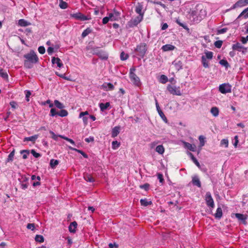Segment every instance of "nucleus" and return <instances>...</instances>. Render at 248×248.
I'll use <instances>...</instances> for the list:
<instances>
[{
    "label": "nucleus",
    "mask_w": 248,
    "mask_h": 248,
    "mask_svg": "<svg viewBox=\"0 0 248 248\" xmlns=\"http://www.w3.org/2000/svg\"><path fill=\"white\" fill-rule=\"evenodd\" d=\"M24 57L26 59L24 62V66L28 69L32 68L33 64L39 61L38 57L33 50H31L29 53L25 54Z\"/></svg>",
    "instance_id": "nucleus-1"
},
{
    "label": "nucleus",
    "mask_w": 248,
    "mask_h": 248,
    "mask_svg": "<svg viewBox=\"0 0 248 248\" xmlns=\"http://www.w3.org/2000/svg\"><path fill=\"white\" fill-rule=\"evenodd\" d=\"M148 47L146 44L140 43L137 45L135 51L138 53V55L141 58H143L147 51Z\"/></svg>",
    "instance_id": "nucleus-2"
},
{
    "label": "nucleus",
    "mask_w": 248,
    "mask_h": 248,
    "mask_svg": "<svg viewBox=\"0 0 248 248\" xmlns=\"http://www.w3.org/2000/svg\"><path fill=\"white\" fill-rule=\"evenodd\" d=\"M218 90L223 94L230 93L232 92V86L229 83H223L219 85Z\"/></svg>",
    "instance_id": "nucleus-3"
},
{
    "label": "nucleus",
    "mask_w": 248,
    "mask_h": 248,
    "mask_svg": "<svg viewBox=\"0 0 248 248\" xmlns=\"http://www.w3.org/2000/svg\"><path fill=\"white\" fill-rule=\"evenodd\" d=\"M129 78L132 82L136 86L140 87L141 86V82L140 78L132 71V69H130L129 74Z\"/></svg>",
    "instance_id": "nucleus-4"
},
{
    "label": "nucleus",
    "mask_w": 248,
    "mask_h": 248,
    "mask_svg": "<svg viewBox=\"0 0 248 248\" xmlns=\"http://www.w3.org/2000/svg\"><path fill=\"white\" fill-rule=\"evenodd\" d=\"M142 19V16H138L135 18L131 19L127 23L128 27L131 28L137 26L141 21Z\"/></svg>",
    "instance_id": "nucleus-5"
},
{
    "label": "nucleus",
    "mask_w": 248,
    "mask_h": 248,
    "mask_svg": "<svg viewBox=\"0 0 248 248\" xmlns=\"http://www.w3.org/2000/svg\"><path fill=\"white\" fill-rule=\"evenodd\" d=\"M167 90L171 94L176 95H180L181 94V92L179 88H177L175 86L169 85L167 86Z\"/></svg>",
    "instance_id": "nucleus-6"
},
{
    "label": "nucleus",
    "mask_w": 248,
    "mask_h": 248,
    "mask_svg": "<svg viewBox=\"0 0 248 248\" xmlns=\"http://www.w3.org/2000/svg\"><path fill=\"white\" fill-rule=\"evenodd\" d=\"M205 201L207 206L212 208L214 207V200L211 196L210 192H208L205 195Z\"/></svg>",
    "instance_id": "nucleus-7"
},
{
    "label": "nucleus",
    "mask_w": 248,
    "mask_h": 248,
    "mask_svg": "<svg viewBox=\"0 0 248 248\" xmlns=\"http://www.w3.org/2000/svg\"><path fill=\"white\" fill-rule=\"evenodd\" d=\"M247 4H248V0H239L232 5L231 9H234L238 7H242Z\"/></svg>",
    "instance_id": "nucleus-8"
},
{
    "label": "nucleus",
    "mask_w": 248,
    "mask_h": 248,
    "mask_svg": "<svg viewBox=\"0 0 248 248\" xmlns=\"http://www.w3.org/2000/svg\"><path fill=\"white\" fill-rule=\"evenodd\" d=\"M232 49L233 50H236L240 52L242 51L243 53L246 52L247 50V48L241 45L239 43H236V44H233L232 46Z\"/></svg>",
    "instance_id": "nucleus-9"
},
{
    "label": "nucleus",
    "mask_w": 248,
    "mask_h": 248,
    "mask_svg": "<svg viewBox=\"0 0 248 248\" xmlns=\"http://www.w3.org/2000/svg\"><path fill=\"white\" fill-rule=\"evenodd\" d=\"M19 180L20 181V187L24 190L27 189L28 187L29 179L25 176H22Z\"/></svg>",
    "instance_id": "nucleus-10"
},
{
    "label": "nucleus",
    "mask_w": 248,
    "mask_h": 248,
    "mask_svg": "<svg viewBox=\"0 0 248 248\" xmlns=\"http://www.w3.org/2000/svg\"><path fill=\"white\" fill-rule=\"evenodd\" d=\"M233 216H234L239 220L242 221L244 224H246V219H247L246 216L240 213L232 214V217H233Z\"/></svg>",
    "instance_id": "nucleus-11"
},
{
    "label": "nucleus",
    "mask_w": 248,
    "mask_h": 248,
    "mask_svg": "<svg viewBox=\"0 0 248 248\" xmlns=\"http://www.w3.org/2000/svg\"><path fill=\"white\" fill-rule=\"evenodd\" d=\"M73 16L76 19H79L81 21H85L88 20L89 18L87 17V16H84L80 13H78L76 14H74L73 15Z\"/></svg>",
    "instance_id": "nucleus-12"
},
{
    "label": "nucleus",
    "mask_w": 248,
    "mask_h": 248,
    "mask_svg": "<svg viewBox=\"0 0 248 248\" xmlns=\"http://www.w3.org/2000/svg\"><path fill=\"white\" fill-rule=\"evenodd\" d=\"M102 87L107 91H112L114 89L113 85L111 83H105L102 85Z\"/></svg>",
    "instance_id": "nucleus-13"
},
{
    "label": "nucleus",
    "mask_w": 248,
    "mask_h": 248,
    "mask_svg": "<svg viewBox=\"0 0 248 248\" xmlns=\"http://www.w3.org/2000/svg\"><path fill=\"white\" fill-rule=\"evenodd\" d=\"M184 147L191 151L194 152L196 150V146L186 141H183Z\"/></svg>",
    "instance_id": "nucleus-14"
},
{
    "label": "nucleus",
    "mask_w": 248,
    "mask_h": 248,
    "mask_svg": "<svg viewBox=\"0 0 248 248\" xmlns=\"http://www.w3.org/2000/svg\"><path fill=\"white\" fill-rule=\"evenodd\" d=\"M95 54L97 55L102 60H106L108 59V54L103 51H99L98 52H95Z\"/></svg>",
    "instance_id": "nucleus-15"
},
{
    "label": "nucleus",
    "mask_w": 248,
    "mask_h": 248,
    "mask_svg": "<svg viewBox=\"0 0 248 248\" xmlns=\"http://www.w3.org/2000/svg\"><path fill=\"white\" fill-rule=\"evenodd\" d=\"M51 62L53 64L56 63L57 66L59 67V68H61L63 66V63H62V61L58 57H53L51 60Z\"/></svg>",
    "instance_id": "nucleus-16"
},
{
    "label": "nucleus",
    "mask_w": 248,
    "mask_h": 248,
    "mask_svg": "<svg viewBox=\"0 0 248 248\" xmlns=\"http://www.w3.org/2000/svg\"><path fill=\"white\" fill-rule=\"evenodd\" d=\"M77 226L78 224L77 222L73 221L71 222L68 227L69 232H71L75 233L76 231Z\"/></svg>",
    "instance_id": "nucleus-17"
},
{
    "label": "nucleus",
    "mask_w": 248,
    "mask_h": 248,
    "mask_svg": "<svg viewBox=\"0 0 248 248\" xmlns=\"http://www.w3.org/2000/svg\"><path fill=\"white\" fill-rule=\"evenodd\" d=\"M120 126H115L113 128H112V132H111V137L112 138H115V137H117L120 133Z\"/></svg>",
    "instance_id": "nucleus-18"
},
{
    "label": "nucleus",
    "mask_w": 248,
    "mask_h": 248,
    "mask_svg": "<svg viewBox=\"0 0 248 248\" xmlns=\"http://www.w3.org/2000/svg\"><path fill=\"white\" fill-rule=\"evenodd\" d=\"M175 48V47L174 46L170 44H167L162 46V49L163 51L173 50Z\"/></svg>",
    "instance_id": "nucleus-19"
},
{
    "label": "nucleus",
    "mask_w": 248,
    "mask_h": 248,
    "mask_svg": "<svg viewBox=\"0 0 248 248\" xmlns=\"http://www.w3.org/2000/svg\"><path fill=\"white\" fill-rule=\"evenodd\" d=\"M38 138V135H34L33 136H32L31 137H26L24 139L23 141H31L33 143H34L36 140Z\"/></svg>",
    "instance_id": "nucleus-20"
},
{
    "label": "nucleus",
    "mask_w": 248,
    "mask_h": 248,
    "mask_svg": "<svg viewBox=\"0 0 248 248\" xmlns=\"http://www.w3.org/2000/svg\"><path fill=\"white\" fill-rule=\"evenodd\" d=\"M84 179L85 181L89 182H93L95 180L93 176L88 173H85L83 176Z\"/></svg>",
    "instance_id": "nucleus-21"
},
{
    "label": "nucleus",
    "mask_w": 248,
    "mask_h": 248,
    "mask_svg": "<svg viewBox=\"0 0 248 248\" xmlns=\"http://www.w3.org/2000/svg\"><path fill=\"white\" fill-rule=\"evenodd\" d=\"M71 150H73V151H75L79 154H80L81 155H82L85 158H87L88 157V155L85 153L83 151H82V150H78V149H77L76 148H73V147H72L71 146H69L68 147Z\"/></svg>",
    "instance_id": "nucleus-22"
},
{
    "label": "nucleus",
    "mask_w": 248,
    "mask_h": 248,
    "mask_svg": "<svg viewBox=\"0 0 248 248\" xmlns=\"http://www.w3.org/2000/svg\"><path fill=\"white\" fill-rule=\"evenodd\" d=\"M173 64H174L175 69L177 70L182 69L183 64L182 62L181 61H175L173 62Z\"/></svg>",
    "instance_id": "nucleus-23"
},
{
    "label": "nucleus",
    "mask_w": 248,
    "mask_h": 248,
    "mask_svg": "<svg viewBox=\"0 0 248 248\" xmlns=\"http://www.w3.org/2000/svg\"><path fill=\"white\" fill-rule=\"evenodd\" d=\"M188 155L191 157V159L195 165L199 168L200 167V164L196 157H194V155L190 152L188 153Z\"/></svg>",
    "instance_id": "nucleus-24"
},
{
    "label": "nucleus",
    "mask_w": 248,
    "mask_h": 248,
    "mask_svg": "<svg viewBox=\"0 0 248 248\" xmlns=\"http://www.w3.org/2000/svg\"><path fill=\"white\" fill-rule=\"evenodd\" d=\"M15 150L13 149V150L9 154L8 156V158L6 160V162H12L14 159V157L15 155Z\"/></svg>",
    "instance_id": "nucleus-25"
},
{
    "label": "nucleus",
    "mask_w": 248,
    "mask_h": 248,
    "mask_svg": "<svg viewBox=\"0 0 248 248\" xmlns=\"http://www.w3.org/2000/svg\"><path fill=\"white\" fill-rule=\"evenodd\" d=\"M222 216V211L220 207H218L217 209L216 213L215 214V217L217 218H220Z\"/></svg>",
    "instance_id": "nucleus-26"
},
{
    "label": "nucleus",
    "mask_w": 248,
    "mask_h": 248,
    "mask_svg": "<svg viewBox=\"0 0 248 248\" xmlns=\"http://www.w3.org/2000/svg\"><path fill=\"white\" fill-rule=\"evenodd\" d=\"M192 183L194 185L197 186L199 187H201V183L199 179L197 177H194L192 178Z\"/></svg>",
    "instance_id": "nucleus-27"
},
{
    "label": "nucleus",
    "mask_w": 248,
    "mask_h": 248,
    "mask_svg": "<svg viewBox=\"0 0 248 248\" xmlns=\"http://www.w3.org/2000/svg\"><path fill=\"white\" fill-rule=\"evenodd\" d=\"M18 24L21 27H26L30 25V23L27 22L24 19H21L18 20Z\"/></svg>",
    "instance_id": "nucleus-28"
},
{
    "label": "nucleus",
    "mask_w": 248,
    "mask_h": 248,
    "mask_svg": "<svg viewBox=\"0 0 248 248\" xmlns=\"http://www.w3.org/2000/svg\"><path fill=\"white\" fill-rule=\"evenodd\" d=\"M20 153L22 155V158L26 159L28 158V155L30 154V150H21Z\"/></svg>",
    "instance_id": "nucleus-29"
},
{
    "label": "nucleus",
    "mask_w": 248,
    "mask_h": 248,
    "mask_svg": "<svg viewBox=\"0 0 248 248\" xmlns=\"http://www.w3.org/2000/svg\"><path fill=\"white\" fill-rule=\"evenodd\" d=\"M165 149L163 145H160L156 146L155 151L158 154L162 155L164 153Z\"/></svg>",
    "instance_id": "nucleus-30"
},
{
    "label": "nucleus",
    "mask_w": 248,
    "mask_h": 248,
    "mask_svg": "<svg viewBox=\"0 0 248 248\" xmlns=\"http://www.w3.org/2000/svg\"><path fill=\"white\" fill-rule=\"evenodd\" d=\"M211 113L212 114V115L214 116H215V117L217 116L219 114L218 108L216 107L212 108L211 109Z\"/></svg>",
    "instance_id": "nucleus-31"
},
{
    "label": "nucleus",
    "mask_w": 248,
    "mask_h": 248,
    "mask_svg": "<svg viewBox=\"0 0 248 248\" xmlns=\"http://www.w3.org/2000/svg\"><path fill=\"white\" fill-rule=\"evenodd\" d=\"M59 161L58 160H55L54 159H52L50 161V166L51 168L55 169L59 164Z\"/></svg>",
    "instance_id": "nucleus-32"
},
{
    "label": "nucleus",
    "mask_w": 248,
    "mask_h": 248,
    "mask_svg": "<svg viewBox=\"0 0 248 248\" xmlns=\"http://www.w3.org/2000/svg\"><path fill=\"white\" fill-rule=\"evenodd\" d=\"M140 203L141 205L144 206H147L149 205H151L152 204L151 201H148L146 199H141L140 200Z\"/></svg>",
    "instance_id": "nucleus-33"
},
{
    "label": "nucleus",
    "mask_w": 248,
    "mask_h": 248,
    "mask_svg": "<svg viewBox=\"0 0 248 248\" xmlns=\"http://www.w3.org/2000/svg\"><path fill=\"white\" fill-rule=\"evenodd\" d=\"M0 76L4 79H8V75L6 72L3 69L0 68Z\"/></svg>",
    "instance_id": "nucleus-34"
},
{
    "label": "nucleus",
    "mask_w": 248,
    "mask_h": 248,
    "mask_svg": "<svg viewBox=\"0 0 248 248\" xmlns=\"http://www.w3.org/2000/svg\"><path fill=\"white\" fill-rule=\"evenodd\" d=\"M109 106L110 104L109 102H107L106 103H101L99 104L100 109L102 111H104Z\"/></svg>",
    "instance_id": "nucleus-35"
},
{
    "label": "nucleus",
    "mask_w": 248,
    "mask_h": 248,
    "mask_svg": "<svg viewBox=\"0 0 248 248\" xmlns=\"http://www.w3.org/2000/svg\"><path fill=\"white\" fill-rule=\"evenodd\" d=\"M244 15V17L245 19L248 18V7L244 10L241 14L239 15L237 18H240L241 16Z\"/></svg>",
    "instance_id": "nucleus-36"
},
{
    "label": "nucleus",
    "mask_w": 248,
    "mask_h": 248,
    "mask_svg": "<svg viewBox=\"0 0 248 248\" xmlns=\"http://www.w3.org/2000/svg\"><path fill=\"white\" fill-rule=\"evenodd\" d=\"M202 62L204 68L209 67V63L204 56L202 57Z\"/></svg>",
    "instance_id": "nucleus-37"
},
{
    "label": "nucleus",
    "mask_w": 248,
    "mask_h": 248,
    "mask_svg": "<svg viewBox=\"0 0 248 248\" xmlns=\"http://www.w3.org/2000/svg\"><path fill=\"white\" fill-rule=\"evenodd\" d=\"M142 6L141 5L139 4L136 6V9H135V11L137 14H139V16H143V14L142 13Z\"/></svg>",
    "instance_id": "nucleus-38"
},
{
    "label": "nucleus",
    "mask_w": 248,
    "mask_h": 248,
    "mask_svg": "<svg viewBox=\"0 0 248 248\" xmlns=\"http://www.w3.org/2000/svg\"><path fill=\"white\" fill-rule=\"evenodd\" d=\"M92 30L90 28H88L82 32L81 36L83 38H84L87 36L89 33L92 32Z\"/></svg>",
    "instance_id": "nucleus-39"
},
{
    "label": "nucleus",
    "mask_w": 248,
    "mask_h": 248,
    "mask_svg": "<svg viewBox=\"0 0 248 248\" xmlns=\"http://www.w3.org/2000/svg\"><path fill=\"white\" fill-rule=\"evenodd\" d=\"M35 240L38 242L43 243L44 242V238L42 235L37 234L35 236Z\"/></svg>",
    "instance_id": "nucleus-40"
},
{
    "label": "nucleus",
    "mask_w": 248,
    "mask_h": 248,
    "mask_svg": "<svg viewBox=\"0 0 248 248\" xmlns=\"http://www.w3.org/2000/svg\"><path fill=\"white\" fill-rule=\"evenodd\" d=\"M68 114V112L66 110L62 109L59 112H58V115L63 117L67 116Z\"/></svg>",
    "instance_id": "nucleus-41"
},
{
    "label": "nucleus",
    "mask_w": 248,
    "mask_h": 248,
    "mask_svg": "<svg viewBox=\"0 0 248 248\" xmlns=\"http://www.w3.org/2000/svg\"><path fill=\"white\" fill-rule=\"evenodd\" d=\"M219 63L221 65L224 66L226 68H228L230 66V65L228 62L227 61L224 59L220 60L219 61Z\"/></svg>",
    "instance_id": "nucleus-42"
},
{
    "label": "nucleus",
    "mask_w": 248,
    "mask_h": 248,
    "mask_svg": "<svg viewBox=\"0 0 248 248\" xmlns=\"http://www.w3.org/2000/svg\"><path fill=\"white\" fill-rule=\"evenodd\" d=\"M205 58L207 59L211 60L213 57V53L211 51H206L205 52Z\"/></svg>",
    "instance_id": "nucleus-43"
},
{
    "label": "nucleus",
    "mask_w": 248,
    "mask_h": 248,
    "mask_svg": "<svg viewBox=\"0 0 248 248\" xmlns=\"http://www.w3.org/2000/svg\"><path fill=\"white\" fill-rule=\"evenodd\" d=\"M54 104L57 108L60 109H62L64 107L63 105L57 100L54 101Z\"/></svg>",
    "instance_id": "nucleus-44"
},
{
    "label": "nucleus",
    "mask_w": 248,
    "mask_h": 248,
    "mask_svg": "<svg viewBox=\"0 0 248 248\" xmlns=\"http://www.w3.org/2000/svg\"><path fill=\"white\" fill-rule=\"evenodd\" d=\"M59 6L62 9H65L67 7V3L62 0H60Z\"/></svg>",
    "instance_id": "nucleus-45"
},
{
    "label": "nucleus",
    "mask_w": 248,
    "mask_h": 248,
    "mask_svg": "<svg viewBox=\"0 0 248 248\" xmlns=\"http://www.w3.org/2000/svg\"><path fill=\"white\" fill-rule=\"evenodd\" d=\"M120 146V143L117 141H113L112 142V148L114 150L116 149Z\"/></svg>",
    "instance_id": "nucleus-46"
},
{
    "label": "nucleus",
    "mask_w": 248,
    "mask_h": 248,
    "mask_svg": "<svg viewBox=\"0 0 248 248\" xmlns=\"http://www.w3.org/2000/svg\"><path fill=\"white\" fill-rule=\"evenodd\" d=\"M176 22L181 27H183L184 29L186 30V31H188L189 30V28L187 27V26L183 24V23L181 22L180 20H177L176 21Z\"/></svg>",
    "instance_id": "nucleus-47"
},
{
    "label": "nucleus",
    "mask_w": 248,
    "mask_h": 248,
    "mask_svg": "<svg viewBox=\"0 0 248 248\" xmlns=\"http://www.w3.org/2000/svg\"><path fill=\"white\" fill-rule=\"evenodd\" d=\"M229 142L227 139H223L220 141V145L224 146L225 147L227 148L228 147Z\"/></svg>",
    "instance_id": "nucleus-48"
},
{
    "label": "nucleus",
    "mask_w": 248,
    "mask_h": 248,
    "mask_svg": "<svg viewBox=\"0 0 248 248\" xmlns=\"http://www.w3.org/2000/svg\"><path fill=\"white\" fill-rule=\"evenodd\" d=\"M168 81V78L167 76L164 75H162L160 76V82L165 84Z\"/></svg>",
    "instance_id": "nucleus-49"
},
{
    "label": "nucleus",
    "mask_w": 248,
    "mask_h": 248,
    "mask_svg": "<svg viewBox=\"0 0 248 248\" xmlns=\"http://www.w3.org/2000/svg\"><path fill=\"white\" fill-rule=\"evenodd\" d=\"M121 60L122 61L126 60L128 58V55L125 54L124 52H122L120 54Z\"/></svg>",
    "instance_id": "nucleus-50"
},
{
    "label": "nucleus",
    "mask_w": 248,
    "mask_h": 248,
    "mask_svg": "<svg viewBox=\"0 0 248 248\" xmlns=\"http://www.w3.org/2000/svg\"><path fill=\"white\" fill-rule=\"evenodd\" d=\"M199 140H200L201 146H204V145L205 144V140H204L205 138L204 137V136H203L202 135L200 136L199 137Z\"/></svg>",
    "instance_id": "nucleus-51"
},
{
    "label": "nucleus",
    "mask_w": 248,
    "mask_h": 248,
    "mask_svg": "<svg viewBox=\"0 0 248 248\" xmlns=\"http://www.w3.org/2000/svg\"><path fill=\"white\" fill-rule=\"evenodd\" d=\"M223 42L221 40L217 41L215 42V46L218 48H220L222 45Z\"/></svg>",
    "instance_id": "nucleus-52"
},
{
    "label": "nucleus",
    "mask_w": 248,
    "mask_h": 248,
    "mask_svg": "<svg viewBox=\"0 0 248 248\" xmlns=\"http://www.w3.org/2000/svg\"><path fill=\"white\" fill-rule=\"evenodd\" d=\"M31 153L35 158H38L41 156L40 154L36 152V151L33 149L31 151Z\"/></svg>",
    "instance_id": "nucleus-53"
},
{
    "label": "nucleus",
    "mask_w": 248,
    "mask_h": 248,
    "mask_svg": "<svg viewBox=\"0 0 248 248\" xmlns=\"http://www.w3.org/2000/svg\"><path fill=\"white\" fill-rule=\"evenodd\" d=\"M150 185L148 183H145L143 185L140 186V188L144 189L146 191H147L149 188Z\"/></svg>",
    "instance_id": "nucleus-54"
},
{
    "label": "nucleus",
    "mask_w": 248,
    "mask_h": 248,
    "mask_svg": "<svg viewBox=\"0 0 248 248\" xmlns=\"http://www.w3.org/2000/svg\"><path fill=\"white\" fill-rule=\"evenodd\" d=\"M227 31H228V29L227 28H222L221 29L218 30L217 31V35L222 34V33H225Z\"/></svg>",
    "instance_id": "nucleus-55"
},
{
    "label": "nucleus",
    "mask_w": 248,
    "mask_h": 248,
    "mask_svg": "<svg viewBox=\"0 0 248 248\" xmlns=\"http://www.w3.org/2000/svg\"><path fill=\"white\" fill-rule=\"evenodd\" d=\"M58 112L56 111V110L54 108H52L50 109V115L51 116H54L55 115H58Z\"/></svg>",
    "instance_id": "nucleus-56"
},
{
    "label": "nucleus",
    "mask_w": 248,
    "mask_h": 248,
    "mask_svg": "<svg viewBox=\"0 0 248 248\" xmlns=\"http://www.w3.org/2000/svg\"><path fill=\"white\" fill-rule=\"evenodd\" d=\"M38 50L41 54H44L46 52L45 48L43 46H39Z\"/></svg>",
    "instance_id": "nucleus-57"
},
{
    "label": "nucleus",
    "mask_w": 248,
    "mask_h": 248,
    "mask_svg": "<svg viewBox=\"0 0 248 248\" xmlns=\"http://www.w3.org/2000/svg\"><path fill=\"white\" fill-rule=\"evenodd\" d=\"M157 178L159 179V182L160 183H163L164 181V178H163V174L160 173H158L157 174Z\"/></svg>",
    "instance_id": "nucleus-58"
},
{
    "label": "nucleus",
    "mask_w": 248,
    "mask_h": 248,
    "mask_svg": "<svg viewBox=\"0 0 248 248\" xmlns=\"http://www.w3.org/2000/svg\"><path fill=\"white\" fill-rule=\"evenodd\" d=\"M108 17L109 18V20L111 21H115L117 20L116 17H115L114 14L113 13H109L108 14Z\"/></svg>",
    "instance_id": "nucleus-59"
},
{
    "label": "nucleus",
    "mask_w": 248,
    "mask_h": 248,
    "mask_svg": "<svg viewBox=\"0 0 248 248\" xmlns=\"http://www.w3.org/2000/svg\"><path fill=\"white\" fill-rule=\"evenodd\" d=\"M36 179H37L38 181L33 183L32 186H39L40 185V181L41 180V178H40V176L36 177Z\"/></svg>",
    "instance_id": "nucleus-60"
},
{
    "label": "nucleus",
    "mask_w": 248,
    "mask_h": 248,
    "mask_svg": "<svg viewBox=\"0 0 248 248\" xmlns=\"http://www.w3.org/2000/svg\"><path fill=\"white\" fill-rule=\"evenodd\" d=\"M27 228L28 229H31L32 231L34 230L35 229V225L33 223H29L27 224Z\"/></svg>",
    "instance_id": "nucleus-61"
},
{
    "label": "nucleus",
    "mask_w": 248,
    "mask_h": 248,
    "mask_svg": "<svg viewBox=\"0 0 248 248\" xmlns=\"http://www.w3.org/2000/svg\"><path fill=\"white\" fill-rule=\"evenodd\" d=\"M26 99L27 102L29 101V97L31 95V92L30 91H26Z\"/></svg>",
    "instance_id": "nucleus-62"
},
{
    "label": "nucleus",
    "mask_w": 248,
    "mask_h": 248,
    "mask_svg": "<svg viewBox=\"0 0 248 248\" xmlns=\"http://www.w3.org/2000/svg\"><path fill=\"white\" fill-rule=\"evenodd\" d=\"M160 116L163 118L164 120H167V118L166 117V116H165L164 113L163 112V111L161 110H159L158 111Z\"/></svg>",
    "instance_id": "nucleus-63"
},
{
    "label": "nucleus",
    "mask_w": 248,
    "mask_h": 248,
    "mask_svg": "<svg viewBox=\"0 0 248 248\" xmlns=\"http://www.w3.org/2000/svg\"><path fill=\"white\" fill-rule=\"evenodd\" d=\"M50 133L52 135V138L53 140H58V137H59V136L56 135L53 131H50Z\"/></svg>",
    "instance_id": "nucleus-64"
}]
</instances>
